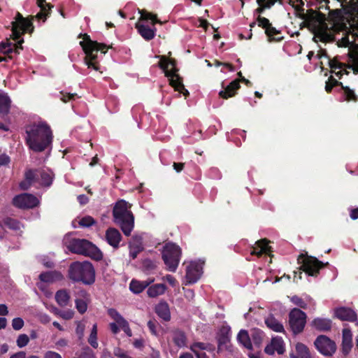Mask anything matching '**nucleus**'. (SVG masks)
Listing matches in <instances>:
<instances>
[{
	"mask_svg": "<svg viewBox=\"0 0 358 358\" xmlns=\"http://www.w3.org/2000/svg\"><path fill=\"white\" fill-rule=\"evenodd\" d=\"M266 0H256V2L259 6L254 10L255 15L257 14L258 15H261V14H262L265 11V10H266V8L264 7V2Z\"/></svg>",
	"mask_w": 358,
	"mask_h": 358,
	"instance_id": "62",
	"label": "nucleus"
},
{
	"mask_svg": "<svg viewBox=\"0 0 358 358\" xmlns=\"http://www.w3.org/2000/svg\"><path fill=\"white\" fill-rule=\"evenodd\" d=\"M265 34L268 37L270 41H281L283 39L282 36H275L281 33L280 31L277 30L272 24L265 30Z\"/></svg>",
	"mask_w": 358,
	"mask_h": 358,
	"instance_id": "38",
	"label": "nucleus"
},
{
	"mask_svg": "<svg viewBox=\"0 0 358 358\" xmlns=\"http://www.w3.org/2000/svg\"><path fill=\"white\" fill-rule=\"evenodd\" d=\"M173 341L178 348H183L187 345V336L185 333L180 330L176 329L173 332Z\"/></svg>",
	"mask_w": 358,
	"mask_h": 358,
	"instance_id": "32",
	"label": "nucleus"
},
{
	"mask_svg": "<svg viewBox=\"0 0 358 358\" xmlns=\"http://www.w3.org/2000/svg\"><path fill=\"white\" fill-rule=\"evenodd\" d=\"M55 301L61 307L66 306L70 300V295L66 289H59L55 294Z\"/></svg>",
	"mask_w": 358,
	"mask_h": 358,
	"instance_id": "33",
	"label": "nucleus"
},
{
	"mask_svg": "<svg viewBox=\"0 0 358 358\" xmlns=\"http://www.w3.org/2000/svg\"><path fill=\"white\" fill-rule=\"evenodd\" d=\"M77 358H96V357L92 350L90 347L86 346L83 349Z\"/></svg>",
	"mask_w": 358,
	"mask_h": 358,
	"instance_id": "55",
	"label": "nucleus"
},
{
	"mask_svg": "<svg viewBox=\"0 0 358 358\" xmlns=\"http://www.w3.org/2000/svg\"><path fill=\"white\" fill-rule=\"evenodd\" d=\"M38 6L40 7L41 11L35 16L38 20H43L45 22L50 14L52 6L46 2V0H37Z\"/></svg>",
	"mask_w": 358,
	"mask_h": 358,
	"instance_id": "26",
	"label": "nucleus"
},
{
	"mask_svg": "<svg viewBox=\"0 0 358 358\" xmlns=\"http://www.w3.org/2000/svg\"><path fill=\"white\" fill-rule=\"evenodd\" d=\"M25 133V143L35 152L44 151L52 143V131L46 122L27 125Z\"/></svg>",
	"mask_w": 358,
	"mask_h": 358,
	"instance_id": "1",
	"label": "nucleus"
},
{
	"mask_svg": "<svg viewBox=\"0 0 358 358\" xmlns=\"http://www.w3.org/2000/svg\"><path fill=\"white\" fill-rule=\"evenodd\" d=\"M141 20H150L152 21V24L155 25V24H162V22L157 19L156 15L149 13L147 10H142L140 11Z\"/></svg>",
	"mask_w": 358,
	"mask_h": 358,
	"instance_id": "43",
	"label": "nucleus"
},
{
	"mask_svg": "<svg viewBox=\"0 0 358 358\" xmlns=\"http://www.w3.org/2000/svg\"><path fill=\"white\" fill-rule=\"evenodd\" d=\"M2 222L5 227L14 231H18L21 228L20 222L12 217H6Z\"/></svg>",
	"mask_w": 358,
	"mask_h": 358,
	"instance_id": "39",
	"label": "nucleus"
},
{
	"mask_svg": "<svg viewBox=\"0 0 358 358\" xmlns=\"http://www.w3.org/2000/svg\"><path fill=\"white\" fill-rule=\"evenodd\" d=\"M79 225L82 227H90L96 224V220L90 215L82 217L78 222Z\"/></svg>",
	"mask_w": 358,
	"mask_h": 358,
	"instance_id": "47",
	"label": "nucleus"
},
{
	"mask_svg": "<svg viewBox=\"0 0 358 358\" xmlns=\"http://www.w3.org/2000/svg\"><path fill=\"white\" fill-rule=\"evenodd\" d=\"M269 241L266 238H262L256 241V247H253L250 252L252 255H256L260 257L263 254L271 257L272 248L268 245Z\"/></svg>",
	"mask_w": 358,
	"mask_h": 358,
	"instance_id": "17",
	"label": "nucleus"
},
{
	"mask_svg": "<svg viewBox=\"0 0 358 358\" xmlns=\"http://www.w3.org/2000/svg\"><path fill=\"white\" fill-rule=\"evenodd\" d=\"M222 87L223 90L219 92V96L224 99H228L234 96L241 88L240 80H234L226 87H224V82H222Z\"/></svg>",
	"mask_w": 358,
	"mask_h": 358,
	"instance_id": "14",
	"label": "nucleus"
},
{
	"mask_svg": "<svg viewBox=\"0 0 358 358\" xmlns=\"http://www.w3.org/2000/svg\"><path fill=\"white\" fill-rule=\"evenodd\" d=\"M155 310L156 314L163 320L169 322L171 320V313L167 302L160 301L156 305Z\"/></svg>",
	"mask_w": 358,
	"mask_h": 358,
	"instance_id": "25",
	"label": "nucleus"
},
{
	"mask_svg": "<svg viewBox=\"0 0 358 358\" xmlns=\"http://www.w3.org/2000/svg\"><path fill=\"white\" fill-rule=\"evenodd\" d=\"M269 241L266 238H262L256 241V247H253L250 252L252 255H256L260 257L263 254L271 257L272 248L268 245Z\"/></svg>",
	"mask_w": 358,
	"mask_h": 358,
	"instance_id": "18",
	"label": "nucleus"
},
{
	"mask_svg": "<svg viewBox=\"0 0 358 358\" xmlns=\"http://www.w3.org/2000/svg\"><path fill=\"white\" fill-rule=\"evenodd\" d=\"M38 170V177L41 178V184L45 187H50L52 182V177L51 175L44 170Z\"/></svg>",
	"mask_w": 358,
	"mask_h": 358,
	"instance_id": "40",
	"label": "nucleus"
},
{
	"mask_svg": "<svg viewBox=\"0 0 358 358\" xmlns=\"http://www.w3.org/2000/svg\"><path fill=\"white\" fill-rule=\"evenodd\" d=\"M295 348L298 357H301V358H311L309 349L306 345L301 343H297Z\"/></svg>",
	"mask_w": 358,
	"mask_h": 358,
	"instance_id": "42",
	"label": "nucleus"
},
{
	"mask_svg": "<svg viewBox=\"0 0 358 358\" xmlns=\"http://www.w3.org/2000/svg\"><path fill=\"white\" fill-rule=\"evenodd\" d=\"M202 274V268L196 262H191L186 268V280L187 283L194 284L198 281Z\"/></svg>",
	"mask_w": 358,
	"mask_h": 358,
	"instance_id": "13",
	"label": "nucleus"
},
{
	"mask_svg": "<svg viewBox=\"0 0 358 358\" xmlns=\"http://www.w3.org/2000/svg\"><path fill=\"white\" fill-rule=\"evenodd\" d=\"M252 338L255 345H259L262 341V331H255L252 334Z\"/></svg>",
	"mask_w": 358,
	"mask_h": 358,
	"instance_id": "61",
	"label": "nucleus"
},
{
	"mask_svg": "<svg viewBox=\"0 0 358 358\" xmlns=\"http://www.w3.org/2000/svg\"><path fill=\"white\" fill-rule=\"evenodd\" d=\"M89 344L94 348H98V342H97V325L94 324L91 330V333L88 338Z\"/></svg>",
	"mask_w": 358,
	"mask_h": 358,
	"instance_id": "44",
	"label": "nucleus"
},
{
	"mask_svg": "<svg viewBox=\"0 0 358 358\" xmlns=\"http://www.w3.org/2000/svg\"><path fill=\"white\" fill-rule=\"evenodd\" d=\"M256 21L257 22L258 26L265 30L267 29L272 24L268 19L261 15L257 16Z\"/></svg>",
	"mask_w": 358,
	"mask_h": 358,
	"instance_id": "53",
	"label": "nucleus"
},
{
	"mask_svg": "<svg viewBox=\"0 0 358 358\" xmlns=\"http://www.w3.org/2000/svg\"><path fill=\"white\" fill-rule=\"evenodd\" d=\"M148 284L146 282H140L136 280H132L129 285V289L135 294H140L148 287Z\"/></svg>",
	"mask_w": 358,
	"mask_h": 358,
	"instance_id": "37",
	"label": "nucleus"
},
{
	"mask_svg": "<svg viewBox=\"0 0 358 358\" xmlns=\"http://www.w3.org/2000/svg\"><path fill=\"white\" fill-rule=\"evenodd\" d=\"M181 249L175 243H168L163 248L162 259L169 271L175 272L181 257Z\"/></svg>",
	"mask_w": 358,
	"mask_h": 358,
	"instance_id": "7",
	"label": "nucleus"
},
{
	"mask_svg": "<svg viewBox=\"0 0 358 358\" xmlns=\"http://www.w3.org/2000/svg\"><path fill=\"white\" fill-rule=\"evenodd\" d=\"M68 277L74 282L91 285L95 282V269L90 262H73L69 267Z\"/></svg>",
	"mask_w": 358,
	"mask_h": 358,
	"instance_id": "4",
	"label": "nucleus"
},
{
	"mask_svg": "<svg viewBox=\"0 0 358 358\" xmlns=\"http://www.w3.org/2000/svg\"><path fill=\"white\" fill-rule=\"evenodd\" d=\"M124 332L129 336L131 337L132 336V331L129 327L128 322L124 320L120 324H118Z\"/></svg>",
	"mask_w": 358,
	"mask_h": 358,
	"instance_id": "63",
	"label": "nucleus"
},
{
	"mask_svg": "<svg viewBox=\"0 0 358 358\" xmlns=\"http://www.w3.org/2000/svg\"><path fill=\"white\" fill-rule=\"evenodd\" d=\"M290 301L296 306L300 307L303 309L307 308V303L300 296L294 295L291 297Z\"/></svg>",
	"mask_w": 358,
	"mask_h": 358,
	"instance_id": "54",
	"label": "nucleus"
},
{
	"mask_svg": "<svg viewBox=\"0 0 358 358\" xmlns=\"http://www.w3.org/2000/svg\"><path fill=\"white\" fill-rule=\"evenodd\" d=\"M311 326L320 331H328L331 329L332 322L329 319L317 317L311 322Z\"/></svg>",
	"mask_w": 358,
	"mask_h": 358,
	"instance_id": "24",
	"label": "nucleus"
},
{
	"mask_svg": "<svg viewBox=\"0 0 358 358\" xmlns=\"http://www.w3.org/2000/svg\"><path fill=\"white\" fill-rule=\"evenodd\" d=\"M142 265L143 268L146 271H152L156 267L155 262L150 259H143Z\"/></svg>",
	"mask_w": 358,
	"mask_h": 358,
	"instance_id": "59",
	"label": "nucleus"
},
{
	"mask_svg": "<svg viewBox=\"0 0 358 358\" xmlns=\"http://www.w3.org/2000/svg\"><path fill=\"white\" fill-rule=\"evenodd\" d=\"M189 348L192 352H199L198 350L213 351L215 349L211 344L202 342H195L191 345Z\"/></svg>",
	"mask_w": 358,
	"mask_h": 358,
	"instance_id": "41",
	"label": "nucleus"
},
{
	"mask_svg": "<svg viewBox=\"0 0 358 358\" xmlns=\"http://www.w3.org/2000/svg\"><path fill=\"white\" fill-rule=\"evenodd\" d=\"M29 336L25 334H20L16 340V344L20 348H24L28 345Z\"/></svg>",
	"mask_w": 358,
	"mask_h": 358,
	"instance_id": "52",
	"label": "nucleus"
},
{
	"mask_svg": "<svg viewBox=\"0 0 358 358\" xmlns=\"http://www.w3.org/2000/svg\"><path fill=\"white\" fill-rule=\"evenodd\" d=\"M238 342L248 350H252V344L247 330L241 329L237 335Z\"/></svg>",
	"mask_w": 358,
	"mask_h": 358,
	"instance_id": "31",
	"label": "nucleus"
},
{
	"mask_svg": "<svg viewBox=\"0 0 358 358\" xmlns=\"http://www.w3.org/2000/svg\"><path fill=\"white\" fill-rule=\"evenodd\" d=\"M314 345L316 349L324 356H331L336 350L335 342L325 335L318 336Z\"/></svg>",
	"mask_w": 358,
	"mask_h": 358,
	"instance_id": "10",
	"label": "nucleus"
},
{
	"mask_svg": "<svg viewBox=\"0 0 358 358\" xmlns=\"http://www.w3.org/2000/svg\"><path fill=\"white\" fill-rule=\"evenodd\" d=\"M329 59V66L331 69V72H335V70H336V69H342L344 68H348V69L352 68V64L341 62L338 60V57H335L333 59H331L329 57V59Z\"/></svg>",
	"mask_w": 358,
	"mask_h": 358,
	"instance_id": "36",
	"label": "nucleus"
},
{
	"mask_svg": "<svg viewBox=\"0 0 358 358\" xmlns=\"http://www.w3.org/2000/svg\"><path fill=\"white\" fill-rule=\"evenodd\" d=\"M76 307L80 314H84L87 309V303L83 299H76L75 301Z\"/></svg>",
	"mask_w": 358,
	"mask_h": 358,
	"instance_id": "51",
	"label": "nucleus"
},
{
	"mask_svg": "<svg viewBox=\"0 0 358 358\" xmlns=\"http://www.w3.org/2000/svg\"><path fill=\"white\" fill-rule=\"evenodd\" d=\"M11 100L10 97L5 94H0V116L7 115L10 109Z\"/></svg>",
	"mask_w": 358,
	"mask_h": 358,
	"instance_id": "30",
	"label": "nucleus"
},
{
	"mask_svg": "<svg viewBox=\"0 0 358 358\" xmlns=\"http://www.w3.org/2000/svg\"><path fill=\"white\" fill-rule=\"evenodd\" d=\"M14 206L20 209L34 208L39 204V200L31 194L24 193L15 196L12 201Z\"/></svg>",
	"mask_w": 358,
	"mask_h": 358,
	"instance_id": "11",
	"label": "nucleus"
},
{
	"mask_svg": "<svg viewBox=\"0 0 358 358\" xmlns=\"http://www.w3.org/2000/svg\"><path fill=\"white\" fill-rule=\"evenodd\" d=\"M143 250V248L140 244L129 245V256L132 259H135L138 255Z\"/></svg>",
	"mask_w": 358,
	"mask_h": 358,
	"instance_id": "49",
	"label": "nucleus"
},
{
	"mask_svg": "<svg viewBox=\"0 0 358 358\" xmlns=\"http://www.w3.org/2000/svg\"><path fill=\"white\" fill-rule=\"evenodd\" d=\"M304 5L303 2L301 1V5H295L292 3V6L294 8L295 15L300 19H311L315 18L316 16H322V15H324L320 11L314 10L313 9H308L307 12L304 13V8L303 6Z\"/></svg>",
	"mask_w": 358,
	"mask_h": 358,
	"instance_id": "20",
	"label": "nucleus"
},
{
	"mask_svg": "<svg viewBox=\"0 0 358 358\" xmlns=\"http://www.w3.org/2000/svg\"><path fill=\"white\" fill-rule=\"evenodd\" d=\"M136 28L140 35L146 41H150L155 36L156 28L152 29L148 25L138 23L136 24Z\"/></svg>",
	"mask_w": 358,
	"mask_h": 358,
	"instance_id": "27",
	"label": "nucleus"
},
{
	"mask_svg": "<svg viewBox=\"0 0 358 358\" xmlns=\"http://www.w3.org/2000/svg\"><path fill=\"white\" fill-rule=\"evenodd\" d=\"M113 354L118 358H129V356L120 348H115Z\"/></svg>",
	"mask_w": 358,
	"mask_h": 358,
	"instance_id": "64",
	"label": "nucleus"
},
{
	"mask_svg": "<svg viewBox=\"0 0 358 358\" xmlns=\"http://www.w3.org/2000/svg\"><path fill=\"white\" fill-rule=\"evenodd\" d=\"M130 208L128 202L121 199L115 203L113 209V221L126 236L131 235L134 227V215Z\"/></svg>",
	"mask_w": 358,
	"mask_h": 358,
	"instance_id": "3",
	"label": "nucleus"
},
{
	"mask_svg": "<svg viewBox=\"0 0 358 358\" xmlns=\"http://www.w3.org/2000/svg\"><path fill=\"white\" fill-rule=\"evenodd\" d=\"M271 344L273 345L275 350L279 355H282L285 352V348L283 345V341L280 337L273 338L271 340Z\"/></svg>",
	"mask_w": 358,
	"mask_h": 358,
	"instance_id": "45",
	"label": "nucleus"
},
{
	"mask_svg": "<svg viewBox=\"0 0 358 358\" xmlns=\"http://www.w3.org/2000/svg\"><path fill=\"white\" fill-rule=\"evenodd\" d=\"M320 3H322L323 2L325 3V5H321L320 6V9H326L329 10V14L330 15H338L339 11L338 9L336 10H330L329 7L328 6V3H329V0H317ZM338 1L341 2V3H343L344 2H346L347 0H337Z\"/></svg>",
	"mask_w": 358,
	"mask_h": 358,
	"instance_id": "50",
	"label": "nucleus"
},
{
	"mask_svg": "<svg viewBox=\"0 0 358 358\" xmlns=\"http://www.w3.org/2000/svg\"><path fill=\"white\" fill-rule=\"evenodd\" d=\"M182 82V78H176V80L171 79L169 85L174 88L175 91L179 92L180 93L182 94L185 98H187L189 95V93L188 90L185 88Z\"/></svg>",
	"mask_w": 358,
	"mask_h": 358,
	"instance_id": "35",
	"label": "nucleus"
},
{
	"mask_svg": "<svg viewBox=\"0 0 358 358\" xmlns=\"http://www.w3.org/2000/svg\"><path fill=\"white\" fill-rule=\"evenodd\" d=\"M160 59L158 66L163 70L166 77L169 78V83L171 79L176 80L181 77L178 73L179 69L177 68V62L175 59H169L164 55L158 56Z\"/></svg>",
	"mask_w": 358,
	"mask_h": 358,
	"instance_id": "9",
	"label": "nucleus"
},
{
	"mask_svg": "<svg viewBox=\"0 0 358 358\" xmlns=\"http://www.w3.org/2000/svg\"><path fill=\"white\" fill-rule=\"evenodd\" d=\"M265 324L270 329L275 332H285L282 324L272 315L265 319Z\"/></svg>",
	"mask_w": 358,
	"mask_h": 358,
	"instance_id": "29",
	"label": "nucleus"
},
{
	"mask_svg": "<svg viewBox=\"0 0 358 358\" xmlns=\"http://www.w3.org/2000/svg\"><path fill=\"white\" fill-rule=\"evenodd\" d=\"M36 17L35 16H29L28 17H24L20 12H17L15 20L11 22L12 26H17L20 29H22L23 32H28L31 34L34 31V27L33 24V20Z\"/></svg>",
	"mask_w": 358,
	"mask_h": 358,
	"instance_id": "12",
	"label": "nucleus"
},
{
	"mask_svg": "<svg viewBox=\"0 0 358 358\" xmlns=\"http://www.w3.org/2000/svg\"><path fill=\"white\" fill-rule=\"evenodd\" d=\"M327 27L323 28L320 26L317 29H313L315 31L313 41L316 43H317L318 40L323 43L331 41L332 36L327 31Z\"/></svg>",
	"mask_w": 358,
	"mask_h": 358,
	"instance_id": "28",
	"label": "nucleus"
},
{
	"mask_svg": "<svg viewBox=\"0 0 358 358\" xmlns=\"http://www.w3.org/2000/svg\"><path fill=\"white\" fill-rule=\"evenodd\" d=\"M166 289V285L165 284H155L148 289L147 294L150 297L154 298L159 295L163 294Z\"/></svg>",
	"mask_w": 358,
	"mask_h": 358,
	"instance_id": "34",
	"label": "nucleus"
},
{
	"mask_svg": "<svg viewBox=\"0 0 358 358\" xmlns=\"http://www.w3.org/2000/svg\"><path fill=\"white\" fill-rule=\"evenodd\" d=\"M342 90L344 91L345 99L348 101H357L358 97L355 94V92L347 86H343Z\"/></svg>",
	"mask_w": 358,
	"mask_h": 358,
	"instance_id": "46",
	"label": "nucleus"
},
{
	"mask_svg": "<svg viewBox=\"0 0 358 358\" xmlns=\"http://www.w3.org/2000/svg\"><path fill=\"white\" fill-rule=\"evenodd\" d=\"M297 263L300 264L298 271H294V280H301L302 278L303 271L309 276L317 277L320 271L324 266L329 265V263H323L316 257L308 255L306 252L301 253L297 257Z\"/></svg>",
	"mask_w": 358,
	"mask_h": 358,
	"instance_id": "5",
	"label": "nucleus"
},
{
	"mask_svg": "<svg viewBox=\"0 0 358 358\" xmlns=\"http://www.w3.org/2000/svg\"><path fill=\"white\" fill-rule=\"evenodd\" d=\"M67 248L72 253L89 257L96 261H100L103 258L102 252L86 239L73 238L69 241Z\"/></svg>",
	"mask_w": 358,
	"mask_h": 358,
	"instance_id": "6",
	"label": "nucleus"
},
{
	"mask_svg": "<svg viewBox=\"0 0 358 358\" xmlns=\"http://www.w3.org/2000/svg\"><path fill=\"white\" fill-rule=\"evenodd\" d=\"M334 315L341 321L355 322L357 315L355 310L348 307H339L334 310Z\"/></svg>",
	"mask_w": 358,
	"mask_h": 358,
	"instance_id": "19",
	"label": "nucleus"
},
{
	"mask_svg": "<svg viewBox=\"0 0 358 358\" xmlns=\"http://www.w3.org/2000/svg\"><path fill=\"white\" fill-rule=\"evenodd\" d=\"M12 36L13 38L15 41L18 40L20 38L21 36L24 34L26 32H23L22 29H20L19 27L17 26H12Z\"/></svg>",
	"mask_w": 358,
	"mask_h": 358,
	"instance_id": "58",
	"label": "nucleus"
},
{
	"mask_svg": "<svg viewBox=\"0 0 358 358\" xmlns=\"http://www.w3.org/2000/svg\"><path fill=\"white\" fill-rule=\"evenodd\" d=\"M24 325V322L21 317H15L12 320V327L15 331H19Z\"/></svg>",
	"mask_w": 358,
	"mask_h": 358,
	"instance_id": "56",
	"label": "nucleus"
},
{
	"mask_svg": "<svg viewBox=\"0 0 358 358\" xmlns=\"http://www.w3.org/2000/svg\"><path fill=\"white\" fill-rule=\"evenodd\" d=\"M303 21L300 24V29H302L304 27H308L310 29H316L319 27H322L323 28L327 27V17L324 15H322V16H316L315 18H313L312 20L307 17V19H302Z\"/></svg>",
	"mask_w": 358,
	"mask_h": 358,
	"instance_id": "15",
	"label": "nucleus"
},
{
	"mask_svg": "<svg viewBox=\"0 0 358 358\" xmlns=\"http://www.w3.org/2000/svg\"><path fill=\"white\" fill-rule=\"evenodd\" d=\"M122 236L118 229L114 227H109L105 233V240L114 249L120 247V243Z\"/></svg>",
	"mask_w": 358,
	"mask_h": 358,
	"instance_id": "16",
	"label": "nucleus"
},
{
	"mask_svg": "<svg viewBox=\"0 0 358 358\" xmlns=\"http://www.w3.org/2000/svg\"><path fill=\"white\" fill-rule=\"evenodd\" d=\"M38 172L37 169H27L24 173V180L20 182V187L22 190L28 189L38 180Z\"/></svg>",
	"mask_w": 358,
	"mask_h": 358,
	"instance_id": "22",
	"label": "nucleus"
},
{
	"mask_svg": "<svg viewBox=\"0 0 358 358\" xmlns=\"http://www.w3.org/2000/svg\"><path fill=\"white\" fill-rule=\"evenodd\" d=\"M148 327L152 335H157V327L158 326V322L156 320H150L148 322Z\"/></svg>",
	"mask_w": 358,
	"mask_h": 358,
	"instance_id": "60",
	"label": "nucleus"
},
{
	"mask_svg": "<svg viewBox=\"0 0 358 358\" xmlns=\"http://www.w3.org/2000/svg\"><path fill=\"white\" fill-rule=\"evenodd\" d=\"M307 315L301 309L294 308L289 313V325L294 335L301 333L306 324Z\"/></svg>",
	"mask_w": 358,
	"mask_h": 358,
	"instance_id": "8",
	"label": "nucleus"
},
{
	"mask_svg": "<svg viewBox=\"0 0 358 358\" xmlns=\"http://www.w3.org/2000/svg\"><path fill=\"white\" fill-rule=\"evenodd\" d=\"M38 278L41 282L52 283L62 280L63 279V275L59 271H50L41 273Z\"/></svg>",
	"mask_w": 358,
	"mask_h": 358,
	"instance_id": "23",
	"label": "nucleus"
},
{
	"mask_svg": "<svg viewBox=\"0 0 358 358\" xmlns=\"http://www.w3.org/2000/svg\"><path fill=\"white\" fill-rule=\"evenodd\" d=\"M61 100L64 103L71 100H75L76 99L78 98V96L76 93H64L63 92H61Z\"/></svg>",
	"mask_w": 358,
	"mask_h": 358,
	"instance_id": "57",
	"label": "nucleus"
},
{
	"mask_svg": "<svg viewBox=\"0 0 358 358\" xmlns=\"http://www.w3.org/2000/svg\"><path fill=\"white\" fill-rule=\"evenodd\" d=\"M108 314L117 324H120L125 320L115 308H109L108 310Z\"/></svg>",
	"mask_w": 358,
	"mask_h": 358,
	"instance_id": "48",
	"label": "nucleus"
},
{
	"mask_svg": "<svg viewBox=\"0 0 358 358\" xmlns=\"http://www.w3.org/2000/svg\"><path fill=\"white\" fill-rule=\"evenodd\" d=\"M342 353L348 355L352 348V334L348 328H344L342 331Z\"/></svg>",
	"mask_w": 358,
	"mask_h": 358,
	"instance_id": "21",
	"label": "nucleus"
},
{
	"mask_svg": "<svg viewBox=\"0 0 358 358\" xmlns=\"http://www.w3.org/2000/svg\"><path fill=\"white\" fill-rule=\"evenodd\" d=\"M79 38H83V39L80 42V45L85 53L84 59L85 64L89 69L99 71V64L97 61V53L100 51L101 53L106 54L109 48H112V45H106L104 43L92 41L90 38V36L87 34H80L79 35Z\"/></svg>",
	"mask_w": 358,
	"mask_h": 358,
	"instance_id": "2",
	"label": "nucleus"
}]
</instances>
